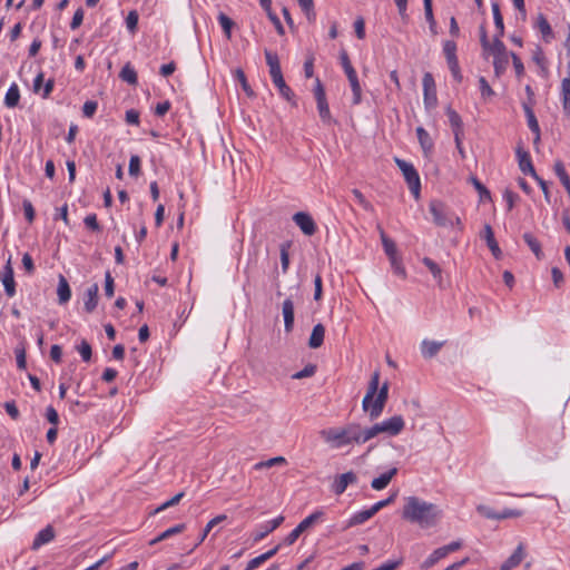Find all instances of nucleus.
Returning <instances> with one entry per match:
<instances>
[{
	"instance_id": "f257e3e1",
	"label": "nucleus",
	"mask_w": 570,
	"mask_h": 570,
	"mask_svg": "<svg viewBox=\"0 0 570 570\" xmlns=\"http://www.w3.org/2000/svg\"><path fill=\"white\" fill-rule=\"evenodd\" d=\"M403 502L402 519L421 529L435 528L443 518V510L438 504L422 498L410 495Z\"/></svg>"
},
{
	"instance_id": "f03ea898",
	"label": "nucleus",
	"mask_w": 570,
	"mask_h": 570,
	"mask_svg": "<svg viewBox=\"0 0 570 570\" xmlns=\"http://www.w3.org/2000/svg\"><path fill=\"white\" fill-rule=\"evenodd\" d=\"M320 438L332 450H340L350 445H362L367 442L364 426L355 422L343 426L323 429L320 431Z\"/></svg>"
},
{
	"instance_id": "7ed1b4c3",
	"label": "nucleus",
	"mask_w": 570,
	"mask_h": 570,
	"mask_svg": "<svg viewBox=\"0 0 570 570\" xmlns=\"http://www.w3.org/2000/svg\"><path fill=\"white\" fill-rule=\"evenodd\" d=\"M405 422L401 415H394L387 420L375 423L371 426H364L366 441L374 439L381 433H385L390 436L400 434L404 429Z\"/></svg>"
},
{
	"instance_id": "20e7f679",
	"label": "nucleus",
	"mask_w": 570,
	"mask_h": 570,
	"mask_svg": "<svg viewBox=\"0 0 570 570\" xmlns=\"http://www.w3.org/2000/svg\"><path fill=\"white\" fill-rule=\"evenodd\" d=\"M483 53L493 57L494 75L498 78L501 77L508 68L509 56H511L507 51L504 43L498 37H494L492 45Z\"/></svg>"
},
{
	"instance_id": "39448f33",
	"label": "nucleus",
	"mask_w": 570,
	"mask_h": 570,
	"mask_svg": "<svg viewBox=\"0 0 570 570\" xmlns=\"http://www.w3.org/2000/svg\"><path fill=\"white\" fill-rule=\"evenodd\" d=\"M395 163L400 170L402 171L412 195L417 199L420 197L421 191V181L416 169L413 167L412 164L400 158H395Z\"/></svg>"
},
{
	"instance_id": "423d86ee",
	"label": "nucleus",
	"mask_w": 570,
	"mask_h": 570,
	"mask_svg": "<svg viewBox=\"0 0 570 570\" xmlns=\"http://www.w3.org/2000/svg\"><path fill=\"white\" fill-rule=\"evenodd\" d=\"M389 396V383L385 382L375 394V400L372 399L368 403L367 410H363L368 413L371 420L377 419L385 406Z\"/></svg>"
},
{
	"instance_id": "0eeeda50",
	"label": "nucleus",
	"mask_w": 570,
	"mask_h": 570,
	"mask_svg": "<svg viewBox=\"0 0 570 570\" xmlns=\"http://www.w3.org/2000/svg\"><path fill=\"white\" fill-rule=\"evenodd\" d=\"M429 210L435 225L441 227L452 225V213L449 212L446 205L441 200H432L429 204Z\"/></svg>"
},
{
	"instance_id": "6e6552de",
	"label": "nucleus",
	"mask_w": 570,
	"mask_h": 570,
	"mask_svg": "<svg viewBox=\"0 0 570 570\" xmlns=\"http://www.w3.org/2000/svg\"><path fill=\"white\" fill-rule=\"evenodd\" d=\"M314 96L317 102V109L320 117L323 122L330 124L332 120L328 104L325 96V90L323 85L321 83L320 79H316V85L314 89Z\"/></svg>"
},
{
	"instance_id": "1a4fd4ad",
	"label": "nucleus",
	"mask_w": 570,
	"mask_h": 570,
	"mask_svg": "<svg viewBox=\"0 0 570 570\" xmlns=\"http://www.w3.org/2000/svg\"><path fill=\"white\" fill-rule=\"evenodd\" d=\"M294 223L307 236H312L316 232V225L312 216L304 212H298L293 216Z\"/></svg>"
},
{
	"instance_id": "9d476101",
	"label": "nucleus",
	"mask_w": 570,
	"mask_h": 570,
	"mask_svg": "<svg viewBox=\"0 0 570 570\" xmlns=\"http://www.w3.org/2000/svg\"><path fill=\"white\" fill-rule=\"evenodd\" d=\"M357 481V476L354 472L348 471L341 475H337L332 484V490L335 494L340 495L344 493L350 484H354Z\"/></svg>"
},
{
	"instance_id": "9b49d317",
	"label": "nucleus",
	"mask_w": 570,
	"mask_h": 570,
	"mask_svg": "<svg viewBox=\"0 0 570 570\" xmlns=\"http://www.w3.org/2000/svg\"><path fill=\"white\" fill-rule=\"evenodd\" d=\"M424 90V102L428 107L436 104L435 82L433 76L426 72L422 79Z\"/></svg>"
},
{
	"instance_id": "f8f14e48",
	"label": "nucleus",
	"mask_w": 570,
	"mask_h": 570,
	"mask_svg": "<svg viewBox=\"0 0 570 570\" xmlns=\"http://www.w3.org/2000/svg\"><path fill=\"white\" fill-rule=\"evenodd\" d=\"M2 284L4 286L6 294L12 297L16 294V282L13 277V268L11 266V257H9L2 275Z\"/></svg>"
},
{
	"instance_id": "ddd939ff",
	"label": "nucleus",
	"mask_w": 570,
	"mask_h": 570,
	"mask_svg": "<svg viewBox=\"0 0 570 570\" xmlns=\"http://www.w3.org/2000/svg\"><path fill=\"white\" fill-rule=\"evenodd\" d=\"M525 557L524 544L520 543L514 552L502 563L500 570H512L518 567Z\"/></svg>"
},
{
	"instance_id": "4468645a",
	"label": "nucleus",
	"mask_w": 570,
	"mask_h": 570,
	"mask_svg": "<svg viewBox=\"0 0 570 570\" xmlns=\"http://www.w3.org/2000/svg\"><path fill=\"white\" fill-rule=\"evenodd\" d=\"M481 237H483L485 239L487 245L490 248V250L493 254V256L495 258H500L502 252H501V249H500V247L498 245V242L494 238V234H493L492 227L489 224L484 225V228H483V232L481 234Z\"/></svg>"
},
{
	"instance_id": "2eb2a0df",
	"label": "nucleus",
	"mask_w": 570,
	"mask_h": 570,
	"mask_svg": "<svg viewBox=\"0 0 570 570\" xmlns=\"http://www.w3.org/2000/svg\"><path fill=\"white\" fill-rule=\"evenodd\" d=\"M517 155H518V159H519L520 170L523 174H529L534 178L537 176V173L531 163V158H530L529 154L527 151H524L521 147H518Z\"/></svg>"
},
{
	"instance_id": "dca6fc26",
	"label": "nucleus",
	"mask_w": 570,
	"mask_h": 570,
	"mask_svg": "<svg viewBox=\"0 0 570 570\" xmlns=\"http://www.w3.org/2000/svg\"><path fill=\"white\" fill-rule=\"evenodd\" d=\"M377 229L380 232V236H381V240H382V245H383L384 252L387 255L389 259L392 261V259L400 258L399 255H397V247H396V244L394 243V240H392L385 234V232L383 230V228L381 226H377Z\"/></svg>"
},
{
	"instance_id": "f3484780",
	"label": "nucleus",
	"mask_w": 570,
	"mask_h": 570,
	"mask_svg": "<svg viewBox=\"0 0 570 570\" xmlns=\"http://www.w3.org/2000/svg\"><path fill=\"white\" fill-rule=\"evenodd\" d=\"M379 383H380V372L376 371L373 373L371 381L368 383L367 392H366L365 396L363 397V401H362L363 410H367L370 401H372V399H374L376 392L380 390Z\"/></svg>"
},
{
	"instance_id": "a211bd4d",
	"label": "nucleus",
	"mask_w": 570,
	"mask_h": 570,
	"mask_svg": "<svg viewBox=\"0 0 570 570\" xmlns=\"http://www.w3.org/2000/svg\"><path fill=\"white\" fill-rule=\"evenodd\" d=\"M282 313L286 332H291L294 326V303L291 298L283 302Z\"/></svg>"
},
{
	"instance_id": "6ab92c4d",
	"label": "nucleus",
	"mask_w": 570,
	"mask_h": 570,
	"mask_svg": "<svg viewBox=\"0 0 570 570\" xmlns=\"http://www.w3.org/2000/svg\"><path fill=\"white\" fill-rule=\"evenodd\" d=\"M523 110L527 116L528 126H529L530 130L535 135L534 144H538L540 141V127H539V122L535 118V115L532 110V107L529 104L524 102Z\"/></svg>"
},
{
	"instance_id": "aec40b11",
	"label": "nucleus",
	"mask_w": 570,
	"mask_h": 570,
	"mask_svg": "<svg viewBox=\"0 0 570 570\" xmlns=\"http://www.w3.org/2000/svg\"><path fill=\"white\" fill-rule=\"evenodd\" d=\"M396 474H397V469L392 468L389 471H386L385 473L381 474L380 476L374 478L371 482L372 489H374L376 491L385 489L389 485V483L391 482V480Z\"/></svg>"
},
{
	"instance_id": "412c9836",
	"label": "nucleus",
	"mask_w": 570,
	"mask_h": 570,
	"mask_svg": "<svg viewBox=\"0 0 570 570\" xmlns=\"http://www.w3.org/2000/svg\"><path fill=\"white\" fill-rule=\"evenodd\" d=\"M55 539V530L52 525H47L35 538L32 549L38 550L41 546L49 543Z\"/></svg>"
},
{
	"instance_id": "4be33fe9",
	"label": "nucleus",
	"mask_w": 570,
	"mask_h": 570,
	"mask_svg": "<svg viewBox=\"0 0 570 570\" xmlns=\"http://www.w3.org/2000/svg\"><path fill=\"white\" fill-rule=\"evenodd\" d=\"M98 292L99 287L98 284H92L88 289L86 291V299H85V311L87 313H92L98 304Z\"/></svg>"
},
{
	"instance_id": "5701e85b",
	"label": "nucleus",
	"mask_w": 570,
	"mask_h": 570,
	"mask_svg": "<svg viewBox=\"0 0 570 570\" xmlns=\"http://www.w3.org/2000/svg\"><path fill=\"white\" fill-rule=\"evenodd\" d=\"M561 100L564 115L570 118V67L569 76L561 81Z\"/></svg>"
},
{
	"instance_id": "b1692460",
	"label": "nucleus",
	"mask_w": 570,
	"mask_h": 570,
	"mask_svg": "<svg viewBox=\"0 0 570 570\" xmlns=\"http://www.w3.org/2000/svg\"><path fill=\"white\" fill-rule=\"evenodd\" d=\"M325 327L322 324H316L311 333L308 340V346L311 348H318L322 346L324 342Z\"/></svg>"
},
{
	"instance_id": "393cba45",
	"label": "nucleus",
	"mask_w": 570,
	"mask_h": 570,
	"mask_svg": "<svg viewBox=\"0 0 570 570\" xmlns=\"http://www.w3.org/2000/svg\"><path fill=\"white\" fill-rule=\"evenodd\" d=\"M443 342L424 340L421 344V352L423 357L431 358L439 353L443 346Z\"/></svg>"
},
{
	"instance_id": "a878e982",
	"label": "nucleus",
	"mask_w": 570,
	"mask_h": 570,
	"mask_svg": "<svg viewBox=\"0 0 570 570\" xmlns=\"http://www.w3.org/2000/svg\"><path fill=\"white\" fill-rule=\"evenodd\" d=\"M446 115L449 117L450 125L453 128L454 138H459V136L463 135V124L460 115L451 108L446 110Z\"/></svg>"
},
{
	"instance_id": "bb28decb",
	"label": "nucleus",
	"mask_w": 570,
	"mask_h": 570,
	"mask_svg": "<svg viewBox=\"0 0 570 570\" xmlns=\"http://www.w3.org/2000/svg\"><path fill=\"white\" fill-rule=\"evenodd\" d=\"M283 521H284V517H282V515L268 521L266 524H264L262 527V531L257 532L254 535V540L259 541V540L264 539L268 533H271L272 531L277 529L282 524Z\"/></svg>"
},
{
	"instance_id": "cd10ccee",
	"label": "nucleus",
	"mask_w": 570,
	"mask_h": 570,
	"mask_svg": "<svg viewBox=\"0 0 570 570\" xmlns=\"http://www.w3.org/2000/svg\"><path fill=\"white\" fill-rule=\"evenodd\" d=\"M416 135L419 142L424 151V155H429L433 149V140L430 137L429 132L423 127H417Z\"/></svg>"
},
{
	"instance_id": "c85d7f7f",
	"label": "nucleus",
	"mask_w": 570,
	"mask_h": 570,
	"mask_svg": "<svg viewBox=\"0 0 570 570\" xmlns=\"http://www.w3.org/2000/svg\"><path fill=\"white\" fill-rule=\"evenodd\" d=\"M57 294L59 304H66L71 297L70 286L62 275L59 276Z\"/></svg>"
},
{
	"instance_id": "c756f323",
	"label": "nucleus",
	"mask_w": 570,
	"mask_h": 570,
	"mask_svg": "<svg viewBox=\"0 0 570 570\" xmlns=\"http://www.w3.org/2000/svg\"><path fill=\"white\" fill-rule=\"evenodd\" d=\"M227 519V515L226 514H219L215 518H213L207 524L206 527L204 528L202 534L199 535L196 544L194 546V549L196 547H198L200 543L204 542V540L206 539V537L208 535V533L213 530V528L219 523H222L223 521H225Z\"/></svg>"
},
{
	"instance_id": "7c9ffc66",
	"label": "nucleus",
	"mask_w": 570,
	"mask_h": 570,
	"mask_svg": "<svg viewBox=\"0 0 570 570\" xmlns=\"http://www.w3.org/2000/svg\"><path fill=\"white\" fill-rule=\"evenodd\" d=\"M20 100V92L17 83H12L4 97V104L8 108H14Z\"/></svg>"
},
{
	"instance_id": "2f4dec72",
	"label": "nucleus",
	"mask_w": 570,
	"mask_h": 570,
	"mask_svg": "<svg viewBox=\"0 0 570 570\" xmlns=\"http://www.w3.org/2000/svg\"><path fill=\"white\" fill-rule=\"evenodd\" d=\"M375 513H377V512L374 511V507L373 505L370 509H367V510L360 511V512L355 513L350 519L348 527H354V525L364 523L365 521L371 519Z\"/></svg>"
},
{
	"instance_id": "473e14b6",
	"label": "nucleus",
	"mask_w": 570,
	"mask_h": 570,
	"mask_svg": "<svg viewBox=\"0 0 570 570\" xmlns=\"http://www.w3.org/2000/svg\"><path fill=\"white\" fill-rule=\"evenodd\" d=\"M523 240L530 247V249L535 255V257L538 259H542L543 253H542V249H541L540 242L531 233H524L523 234Z\"/></svg>"
},
{
	"instance_id": "72a5a7b5",
	"label": "nucleus",
	"mask_w": 570,
	"mask_h": 570,
	"mask_svg": "<svg viewBox=\"0 0 570 570\" xmlns=\"http://www.w3.org/2000/svg\"><path fill=\"white\" fill-rule=\"evenodd\" d=\"M492 13H493V20L497 28V35L494 37H498L499 39L504 35V23L503 18L500 11V7L497 2L492 3Z\"/></svg>"
},
{
	"instance_id": "f704fd0d",
	"label": "nucleus",
	"mask_w": 570,
	"mask_h": 570,
	"mask_svg": "<svg viewBox=\"0 0 570 570\" xmlns=\"http://www.w3.org/2000/svg\"><path fill=\"white\" fill-rule=\"evenodd\" d=\"M445 557H446V554L444 553L443 549L438 548L422 562L421 569L428 570Z\"/></svg>"
},
{
	"instance_id": "c9c22d12",
	"label": "nucleus",
	"mask_w": 570,
	"mask_h": 570,
	"mask_svg": "<svg viewBox=\"0 0 570 570\" xmlns=\"http://www.w3.org/2000/svg\"><path fill=\"white\" fill-rule=\"evenodd\" d=\"M273 83L277 87L278 91H279V95L286 99L288 102H292L293 105H295V100H294V92L292 91V89L286 85L284 78H281V79H276L275 81H273Z\"/></svg>"
},
{
	"instance_id": "e433bc0d",
	"label": "nucleus",
	"mask_w": 570,
	"mask_h": 570,
	"mask_svg": "<svg viewBox=\"0 0 570 570\" xmlns=\"http://www.w3.org/2000/svg\"><path fill=\"white\" fill-rule=\"evenodd\" d=\"M469 180L474 186L476 191L479 193L480 202H490L491 200L490 190L476 177L471 176Z\"/></svg>"
},
{
	"instance_id": "4c0bfd02",
	"label": "nucleus",
	"mask_w": 570,
	"mask_h": 570,
	"mask_svg": "<svg viewBox=\"0 0 570 570\" xmlns=\"http://www.w3.org/2000/svg\"><path fill=\"white\" fill-rule=\"evenodd\" d=\"M186 525L184 523H180V524H177V525H174L169 529H167L166 531L161 532L157 538H155L154 540L150 541V544H156L163 540H166L167 538L174 535V534H178V533H181L184 530H185Z\"/></svg>"
},
{
	"instance_id": "58836bf2",
	"label": "nucleus",
	"mask_w": 570,
	"mask_h": 570,
	"mask_svg": "<svg viewBox=\"0 0 570 570\" xmlns=\"http://www.w3.org/2000/svg\"><path fill=\"white\" fill-rule=\"evenodd\" d=\"M353 91V104L358 105L362 100V88L357 75L347 78Z\"/></svg>"
},
{
	"instance_id": "ea45409f",
	"label": "nucleus",
	"mask_w": 570,
	"mask_h": 570,
	"mask_svg": "<svg viewBox=\"0 0 570 570\" xmlns=\"http://www.w3.org/2000/svg\"><path fill=\"white\" fill-rule=\"evenodd\" d=\"M322 514L323 513L321 511H316V512L309 514L308 517H306L297 525L298 527V531H302V533H303L304 531L309 529L314 523H316L321 519Z\"/></svg>"
},
{
	"instance_id": "a19ab883",
	"label": "nucleus",
	"mask_w": 570,
	"mask_h": 570,
	"mask_svg": "<svg viewBox=\"0 0 570 570\" xmlns=\"http://www.w3.org/2000/svg\"><path fill=\"white\" fill-rule=\"evenodd\" d=\"M422 263L429 268V271L431 272V274L433 275V277L439 282L441 283L442 281V269L441 267L434 262L432 261L431 258L429 257H424L422 259Z\"/></svg>"
},
{
	"instance_id": "79ce46f5",
	"label": "nucleus",
	"mask_w": 570,
	"mask_h": 570,
	"mask_svg": "<svg viewBox=\"0 0 570 570\" xmlns=\"http://www.w3.org/2000/svg\"><path fill=\"white\" fill-rule=\"evenodd\" d=\"M537 27L541 35L543 36V38L548 39L552 37V29L543 14L538 16Z\"/></svg>"
},
{
	"instance_id": "37998d69",
	"label": "nucleus",
	"mask_w": 570,
	"mask_h": 570,
	"mask_svg": "<svg viewBox=\"0 0 570 570\" xmlns=\"http://www.w3.org/2000/svg\"><path fill=\"white\" fill-rule=\"evenodd\" d=\"M120 78L130 83V85H136L137 83V73L136 71L134 70V68H131L129 65H126L121 71H120Z\"/></svg>"
},
{
	"instance_id": "c03bdc74",
	"label": "nucleus",
	"mask_w": 570,
	"mask_h": 570,
	"mask_svg": "<svg viewBox=\"0 0 570 570\" xmlns=\"http://www.w3.org/2000/svg\"><path fill=\"white\" fill-rule=\"evenodd\" d=\"M443 52L446 58V62L458 60L456 58V45L452 40H446L443 45Z\"/></svg>"
},
{
	"instance_id": "a18cd8bd",
	"label": "nucleus",
	"mask_w": 570,
	"mask_h": 570,
	"mask_svg": "<svg viewBox=\"0 0 570 570\" xmlns=\"http://www.w3.org/2000/svg\"><path fill=\"white\" fill-rule=\"evenodd\" d=\"M235 78L239 81L243 90L246 92L248 97L254 96V91L252 90L250 86L247 82L246 76L242 69L235 70Z\"/></svg>"
},
{
	"instance_id": "49530a36",
	"label": "nucleus",
	"mask_w": 570,
	"mask_h": 570,
	"mask_svg": "<svg viewBox=\"0 0 570 570\" xmlns=\"http://www.w3.org/2000/svg\"><path fill=\"white\" fill-rule=\"evenodd\" d=\"M218 21L228 39L232 37V28L234 26L233 20L227 17L225 13H219Z\"/></svg>"
},
{
	"instance_id": "de8ad7c7",
	"label": "nucleus",
	"mask_w": 570,
	"mask_h": 570,
	"mask_svg": "<svg viewBox=\"0 0 570 570\" xmlns=\"http://www.w3.org/2000/svg\"><path fill=\"white\" fill-rule=\"evenodd\" d=\"M341 63H342V67L346 73V77H352L354 75H356V71L355 69L353 68L351 61H350V58H348V55L346 51H342L341 52Z\"/></svg>"
},
{
	"instance_id": "09e8293b",
	"label": "nucleus",
	"mask_w": 570,
	"mask_h": 570,
	"mask_svg": "<svg viewBox=\"0 0 570 570\" xmlns=\"http://www.w3.org/2000/svg\"><path fill=\"white\" fill-rule=\"evenodd\" d=\"M184 492H179L176 495H174L171 499L159 505L157 509L154 510L153 514H157L170 507H174L179 503V501L183 499Z\"/></svg>"
},
{
	"instance_id": "8fccbe9b",
	"label": "nucleus",
	"mask_w": 570,
	"mask_h": 570,
	"mask_svg": "<svg viewBox=\"0 0 570 570\" xmlns=\"http://www.w3.org/2000/svg\"><path fill=\"white\" fill-rule=\"evenodd\" d=\"M316 372V365L314 364H307L302 371L296 372L292 375V379L294 380H301L305 377H311Z\"/></svg>"
},
{
	"instance_id": "3c124183",
	"label": "nucleus",
	"mask_w": 570,
	"mask_h": 570,
	"mask_svg": "<svg viewBox=\"0 0 570 570\" xmlns=\"http://www.w3.org/2000/svg\"><path fill=\"white\" fill-rule=\"evenodd\" d=\"M521 515H522V512L519 510H504L501 514L488 513L487 518H489V519H507V518H518Z\"/></svg>"
},
{
	"instance_id": "603ef678",
	"label": "nucleus",
	"mask_w": 570,
	"mask_h": 570,
	"mask_svg": "<svg viewBox=\"0 0 570 570\" xmlns=\"http://www.w3.org/2000/svg\"><path fill=\"white\" fill-rule=\"evenodd\" d=\"M77 350L80 353V355H81V357H82V360L85 362L90 361V358H91V346H90V344L86 340L81 341V343L77 346Z\"/></svg>"
},
{
	"instance_id": "864d4df0",
	"label": "nucleus",
	"mask_w": 570,
	"mask_h": 570,
	"mask_svg": "<svg viewBox=\"0 0 570 570\" xmlns=\"http://www.w3.org/2000/svg\"><path fill=\"white\" fill-rule=\"evenodd\" d=\"M423 3L426 21L430 23V27L433 30L435 27V20L432 10V0H423Z\"/></svg>"
},
{
	"instance_id": "5fc2aeb1",
	"label": "nucleus",
	"mask_w": 570,
	"mask_h": 570,
	"mask_svg": "<svg viewBox=\"0 0 570 570\" xmlns=\"http://www.w3.org/2000/svg\"><path fill=\"white\" fill-rule=\"evenodd\" d=\"M352 194L353 196L355 197L356 202L365 209V210H368V212H372L373 210V206L372 204L366 200V198L364 197V195L358 190V189H353L352 190Z\"/></svg>"
},
{
	"instance_id": "6e6d98bb",
	"label": "nucleus",
	"mask_w": 570,
	"mask_h": 570,
	"mask_svg": "<svg viewBox=\"0 0 570 570\" xmlns=\"http://www.w3.org/2000/svg\"><path fill=\"white\" fill-rule=\"evenodd\" d=\"M140 173V158L137 155H132L129 160V175L137 177Z\"/></svg>"
},
{
	"instance_id": "4d7b16f0",
	"label": "nucleus",
	"mask_w": 570,
	"mask_h": 570,
	"mask_svg": "<svg viewBox=\"0 0 570 570\" xmlns=\"http://www.w3.org/2000/svg\"><path fill=\"white\" fill-rule=\"evenodd\" d=\"M16 360H17V365L20 370H24L26 366H27V363H26V348L23 345L21 346H18L16 347Z\"/></svg>"
},
{
	"instance_id": "13d9d810",
	"label": "nucleus",
	"mask_w": 570,
	"mask_h": 570,
	"mask_svg": "<svg viewBox=\"0 0 570 570\" xmlns=\"http://www.w3.org/2000/svg\"><path fill=\"white\" fill-rule=\"evenodd\" d=\"M126 24L130 32H135L138 24V13L136 11H130L126 18Z\"/></svg>"
},
{
	"instance_id": "bf43d9fd",
	"label": "nucleus",
	"mask_w": 570,
	"mask_h": 570,
	"mask_svg": "<svg viewBox=\"0 0 570 570\" xmlns=\"http://www.w3.org/2000/svg\"><path fill=\"white\" fill-rule=\"evenodd\" d=\"M302 10L305 12L308 19L314 17V1L313 0H297Z\"/></svg>"
},
{
	"instance_id": "052dcab7",
	"label": "nucleus",
	"mask_w": 570,
	"mask_h": 570,
	"mask_svg": "<svg viewBox=\"0 0 570 570\" xmlns=\"http://www.w3.org/2000/svg\"><path fill=\"white\" fill-rule=\"evenodd\" d=\"M98 104L96 101L89 100L83 104L82 112L85 117L91 118L96 110H97Z\"/></svg>"
},
{
	"instance_id": "680f3d73",
	"label": "nucleus",
	"mask_w": 570,
	"mask_h": 570,
	"mask_svg": "<svg viewBox=\"0 0 570 570\" xmlns=\"http://www.w3.org/2000/svg\"><path fill=\"white\" fill-rule=\"evenodd\" d=\"M390 263L394 274L401 276L402 278H405L406 273L404 266L402 265L401 258L392 259L390 261Z\"/></svg>"
},
{
	"instance_id": "e2e57ef3",
	"label": "nucleus",
	"mask_w": 570,
	"mask_h": 570,
	"mask_svg": "<svg viewBox=\"0 0 570 570\" xmlns=\"http://www.w3.org/2000/svg\"><path fill=\"white\" fill-rule=\"evenodd\" d=\"M354 29H355V35L358 39H364L365 37V23H364V20L363 18H357L354 22Z\"/></svg>"
},
{
	"instance_id": "0e129e2a",
	"label": "nucleus",
	"mask_w": 570,
	"mask_h": 570,
	"mask_svg": "<svg viewBox=\"0 0 570 570\" xmlns=\"http://www.w3.org/2000/svg\"><path fill=\"white\" fill-rule=\"evenodd\" d=\"M82 20H83V10L81 8H79L73 13V17H72V20H71V23H70V28L73 29V30L79 28L81 26V23H82Z\"/></svg>"
},
{
	"instance_id": "69168bd1",
	"label": "nucleus",
	"mask_w": 570,
	"mask_h": 570,
	"mask_svg": "<svg viewBox=\"0 0 570 570\" xmlns=\"http://www.w3.org/2000/svg\"><path fill=\"white\" fill-rule=\"evenodd\" d=\"M556 175L559 177L560 181L563 179L569 178V175L567 174L563 163L561 160H557L553 166Z\"/></svg>"
},
{
	"instance_id": "338daca9",
	"label": "nucleus",
	"mask_w": 570,
	"mask_h": 570,
	"mask_svg": "<svg viewBox=\"0 0 570 570\" xmlns=\"http://www.w3.org/2000/svg\"><path fill=\"white\" fill-rule=\"evenodd\" d=\"M479 83H480L482 97H491L494 95L492 88L490 87V85L488 83V81L485 80L484 77H481L479 79Z\"/></svg>"
},
{
	"instance_id": "774afa93",
	"label": "nucleus",
	"mask_w": 570,
	"mask_h": 570,
	"mask_svg": "<svg viewBox=\"0 0 570 570\" xmlns=\"http://www.w3.org/2000/svg\"><path fill=\"white\" fill-rule=\"evenodd\" d=\"M503 198L507 202L508 210H511L514 207V203L518 199V195L510 189H505L503 193Z\"/></svg>"
}]
</instances>
